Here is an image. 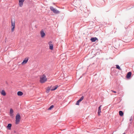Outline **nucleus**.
I'll return each instance as SVG.
<instances>
[{
  "mask_svg": "<svg viewBox=\"0 0 134 134\" xmlns=\"http://www.w3.org/2000/svg\"><path fill=\"white\" fill-rule=\"evenodd\" d=\"M47 78L45 75L44 74L40 76V83H43L47 81Z\"/></svg>",
  "mask_w": 134,
  "mask_h": 134,
  "instance_id": "1",
  "label": "nucleus"
},
{
  "mask_svg": "<svg viewBox=\"0 0 134 134\" xmlns=\"http://www.w3.org/2000/svg\"><path fill=\"white\" fill-rule=\"evenodd\" d=\"M15 124H18L19 123L21 119L19 113H18L16 114L15 117Z\"/></svg>",
  "mask_w": 134,
  "mask_h": 134,
  "instance_id": "2",
  "label": "nucleus"
},
{
  "mask_svg": "<svg viewBox=\"0 0 134 134\" xmlns=\"http://www.w3.org/2000/svg\"><path fill=\"white\" fill-rule=\"evenodd\" d=\"M50 9L51 10L53 11L55 13L58 14L59 13V11L57 9H55L52 6L50 7Z\"/></svg>",
  "mask_w": 134,
  "mask_h": 134,
  "instance_id": "3",
  "label": "nucleus"
},
{
  "mask_svg": "<svg viewBox=\"0 0 134 134\" xmlns=\"http://www.w3.org/2000/svg\"><path fill=\"white\" fill-rule=\"evenodd\" d=\"M84 96H82L81 98H80L76 102V105H79V103L83 99Z\"/></svg>",
  "mask_w": 134,
  "mask_h": 134,
  "instance_id": "4",
  "label": "nucleus"
},
{
  "mask_svg": "<svg viewBox=\"0 0 134 134\" xmlns=\"http://www.w3.org/2000/svg\"><path fill=\"white\" fill-rule=\"evenodd\" d=\"M25 0H19V5L20 7H22Z\"/></svg>",
  "mask_w": 134,
  "mask_h": 134,
  "instance_id": "5",
  "label": "nucleus"
},
{
  "mask_svg": "<svg viewBox=\"0 0 134 134\" xmlns=\"http://www.w3.org/2000/svg\"><path fill=\"white\" fill-rule=\"evenodd\" d=\"M40 33L41 36V37L43 38L45 36V33L44 32V31L43 30H41L40 32Z\"/></svg>",
  "mask_w": 134,
  "mask_h": 134,
  "instance_id": "6",
  "label": "nucleus"
},
{
  "mask_svg": "<svg viewBox=\"0 0 134 134\" xmlns=\"http://www.w3.org/2000/svg\"><path fill=\"white\" fill-rule=\"evenodd\" d=\"M52 42L51 41H50L48 43V44L49 45V49L52 50L53 49V45L52 44H51Z\"/></svg>",
  "mask_w": 134,
  "mask_h": 134,
  "instance_id": "7",
  "label": "nucleus"
},
{
  "mask_svg": "<svg viewBox=\"0 0 134 134\" xmlns=\"http://www.w3.org/2000/svg\"><path fill=\"white\" fill-rule=\"evenodd\" d=\"M13 110L12 108L10 109V116L12 117H13L14 115V114H13Z\"/></svg>",
  "mask_w": 134,
  "mask_h": 134,
  "instance_id": "8",
  "label": "nucleus"
},
{
  "mask_svg": "<svg viewBox=\"0 0 134 134\" xmlns=\"http://www.w3.org/2000/svg\"><path fill=\"white\" fill-rule=\"evenodd\" d=\"M28 58H25V59L21 63V64L23 65L24 64L26 63H27V62H28Z\"/></svg>",
  "mask_w": 134,
  "mask_h": 134,
  "instance_id": "9",
  "label": "nucleus"
},
{
  "mask_svg": "<svg viewBox=\"0 0 134 134\" xmlns=\"http://www.w3.org/2000/svg\"><path fill=\"white\" fill-rule=\"evenodd\" d=\"M58 87V85H56V86H53L52 88L51 89V90L52 91L56 90L57 88Z\"/></svg>",
  "mask_w": 134,
  "mask_h": 134,
  "instance_id": "10",
  "label": "nucleus"
},
{
  "mask_svg": "<svg viewBox=\"0 0 134 134\" xmlns=\"http://www.w3.org/2000/svg\"><path fill=\"white\" fill-rule=\"evenodd\" d=\"M131 72H129L127 73L126 75V77L127 79L129 78L131 76Z\"/></svg>",
  "mask_w": 134,
  "mask_h": 134,
  "instance_id": "11",
  "label": "nucleus"
},
{
  "mask_svg": "<svg viewBox=\"0 0 134 134\" xmlns=\"http://www.w3.org/2000/svg\"><path fill=\"white\" fill-rule=\"evenodd\" d=\"M98 40V38L96 37L91 38V41L92 42H94Z\"/></svg>",
  "mask_w": 134,
  "mask_h": 134,
  "instance_id": "12",
  "label": "nucleus"
},
{
  "mask_svg": "<svg viewBox=\"0 0 134 134\" xmlns=\"http://www.w3.org/2000/svg\"><path fill=\"white\" fill-rule=\"evenodd\" d=\"M11 27H15V21H12V20H11Z\"/></svg>",
  "mask_w": 134,
  "mask_h": 134,
  "instance_id": "13",
  "label": "nucleus"
},
{
  "mask_svg": "<svg viewBox=\"0 0 134 134\" xmlns=\"http://www.w3.org/2000/svg\"><path fill=\"white\" fill-rule=\"evenodd\" d=\"M23 94V93L21 91H19L18 92L17 94L19 96H21Z\"/></svg>",
  "mask_w": 134,
  "mask_h": 134,
  "instance_id": "14",
  "label": "nucleus"
},
{
  "mask_svg": "<svg viewBox=\"0 0 134 134\" xmlns=\"http://www.w3.org/2000/svg\"><path fill=\"white\" fill-rule=\"evenodd\" d=\"M1 93L3 96H5L6 95V93L4 90H2V91Z\"/></svg>",
  "mask_w": 134,
  "mask_h": 134,
  "instance_id": "15",
  "label": "nucleus"
},
{
  "mask_svg": "<svg viewBox=\"0 0 134 134\" xmlns=\"http://www.w3.org/2000/svg\"><path fill=\"white\" fill-rule=\"evenodd\" d=\"M12 125V124H9L8 125L7 128L9 130H10Z\"/></svg>",
  "mask_w": 134,
  "mask_h": 134,
  "instance_id": "16",
  "label": "nucleus"
},
{
  "mask_svg": "<svg viewBox=\"0 0 134 134\" xmlns=\"http://www.w3.org/2000/svg\"><path fill=\"white\" fill-rule=\"evenodd\" d=\"M50 90H51L50 87H48L46 91V93H48L50 91Z\"/></svg>",
  "mask_w": 134,
  "mask_h": 134,
  "instance_id": "17",
  "label": "nucleus"
},
{
  "mask_svg": "<svg viewBox=\"0 0 134 134\" xmlns=\"http://www.w3.org/2000/svg\"><path fill=\"white\" fill-rule=\"evenodd\" d=\"M119 115L120 116H122L124 114L123 113L122 111H120L119 112Z\"/></svg>",
  "mask_w": 134,
  "mask_h": 134,
  "instance_id": "18",
  "label": "nucleus"
},
{
  "mask_svg": "<svg viewBox=\"0 0 134 134\" xmlns=\"http://www.w3.org/2000/svg\"><path fill=\"white\" fill-rule=\"evenodd\" d=\"M115 65L116 67V69H118L120 70H121V69L120 68V67L119 66V65Z\"/></svg>",
  "mask_w": 134,
  "mask_h": 134,
  "instance_id": "19",
  "label": "nucleus"
},
{
  "mask_svg": "<svg viewBox=\"0 0 134 134\" xmlns=\"http://www.w3.org/2000/svg\"><path fill=\"white\" fill-rule=\"evenodd\" d=\"M54 107V105H52L48 109L49 110H51Z\"/></svg>",
  "mask_w": 134,
  "mask_h": 134,
  "instance_id": "20",
  "label": "nucleus"
},
{
  "mask_svg": "<svg viewBox=\"0 0 134 134\" xmlns=\"http://www.w3.org/2000/svg\"><path fill=\"white\" fill-rule=\"evenodd\" d=\"M15 27H11V31L12 32H13L14 30Z\"/></svg>",
  "mask_w": 134,
  "mask_h": 134,
  "instance_id": "21",
  "label": "nucleus"
},
{
  "mask_svg": "<svg viewBox=\"0 0 134 134\" xmlns=\"http://www.w3.org/2000/svg\"><path fill=\"white\" fill-rule=\"evenodd\" d=\"M101 113V110H98V114L99 116L100 115V113Z\"/></svg>",
  "mask_w": 134,
  "mask_h": 134,
  "instance_id": "22",
  "label": "nucleus"
},
{
  "mask_svg": "<svg viewBox=\"0 0 134 134\" xmlns=\"http://www.w3.org/2000/svg\"><path fill=\"white\" fill-rule=\"evenodd\" d=\"M101 106L102 105H100L98 107V110H101Z\"/></svg>",
  "mask_w": 134,
  "mask_h": 134,
  "instance_id": "23",
  "label": "nucleus"
},
{
  "mask_svg": "<svg viewBox=\"0 0 134 134\" xmlns=\"http://www.w3.org/2000/svg\"><path fill=\"white\" fill-rule=\"evenodd\" d=\"M132 116H131L130 119V121H132Z\"/></svg>",
  "mask_w": 134,
  "mask_h": 134,
  "instance_id": "24",
  "label": "nucleus"
},
{
  "mask_svg": "<svg viewBox=\"0 0 134 134\" xmlns=\"http://www.w3.org/2000/svg\"><path fill=\"white\" fill-rule=\"evenodd\" d=\"M111 91L113 92L114 93H116V92L115 91H113L112 90H111Z\"/></svg>",
  "mask_w": 134,
  "mask_h": 134,
  "instance_id": "25",
  "label": "nucleus"
},
{
  "mask_svg": "<svg viewBox=\"0 0 134 134\" xmlns=\"http://www.w3.org/2000/svg\"><path fill=\"white\" fill-rule=\"evenodd\" d=\"M123 134H125V133H124Z\"/></svg>",
  "mask_w": 134,
  "mask_h": 134,
  "instance_id": "26",
  "label": "nucleus"
}]
</instances>
